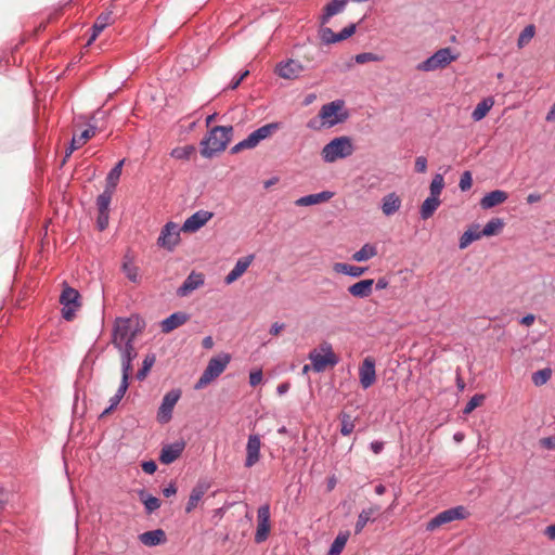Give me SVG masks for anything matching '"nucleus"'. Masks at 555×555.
Returning <instances> with one entry per match:
<instances>
[{"instance_id":"nucleus-56","label":"nucleus","mask_w":555,"mask_h":555,"mask_svg":"<svg viewBox=\"0 0 555 555\" xmlns=\"http://www.w3.org/2000/svg\"><path fill=\"white\" fill-rule=\"evenodd\" d=\"M109 212H99L96 218V227L100 231H104L108 227Z\"/></svg>"},{"instance_id":"nucleus-29","label":"nucleus","mask_w":555,"mask_h":555,"mask_svg":"<svg viewBox=\"0 0 555 555\" xmlns=\"http://www.w3.org/2000/svg\"><path fill=\"white\" fill-rule=\"evenodd\" d=\"M333 270L336 273L345 274L351 278H360L363 275L367 268L366 267H358L345 262H335L333 266Z\"/></svg>"},{"instance_id":"nucleus-39","label":"nucleus","mask_w":555,"mask_h":555,"mask_svg":"<svg viewBox=\"0 0 555 555\" xmlns=\"http://www.w3.org/2000/svg\"><path fill=\"white\" fill-rule=\"evenodd\" d=\"M349 538V532H339L332 542L327 555H340Z\"/></svg>"},{"instance_id":"nucleus-7","label":"nucleus","mask_w":555,"mask_h":555,"mask_svg":"<svg viewBox=\"0 0 555 555\" xmlns=\"http://www.w3.org/2000/svg\"><path fill=\"white\" fill-rule=\"evenodd\" d=\"M137 331L131 328V319L117 318L114 322L112 344L114 347H119L122 344L133 343Z\"/></svg>"},{"instance_id":"nucleus-63","label":"nucleus","mask_w":555,"mask_h":555,"mask_svg":"<svg viewBox=\"0 0 555 555\" xmlns=\"http://www.w3.org/2000/svg\"><path fill=\"white\" fill-rule=\"evenodd\" d=\"M177 493V486L175 482H170L166 488L163 489V494L166 498H170Z\"/></svg>"},{"instance_id":"nucleus-43","label":"nucleus","mask_w":555,"mask_h":555,"mask_svg":"<svg viewBox=\"0 0 555 555\" xmlns=\"http://www.w3.org/2000/svg\"><path fill=\"white\" fill-rule=\"evenodd\" d=\"M121 270L127 276L129 281L132 283H139L140 282V274H139V268L134 266L130 259L127 257L125 258V261L122 262Z\"/></svg>"},{"instance_id":"nucleus-3","label":"nucleus","mask_w":555,"mask_h":555,"mask_svg":"<svg viewBox=\"0 0 555 555\" xmlns=\"http://www.w3.org/2000/svg\"><path fill=\"white\" fill-rule=\"evenodd\" d=\"M319 349L321 352L312 350L308 356L314 372L321 373L327 366H335L338 364L339 358L334 353L333 347L330 343L323 341L320 344Z\"/></svg>"},{"instance_id":"nucleus-38","label":"nucleus","mask_w":555,"mask_h":555,"mask_svg":"<svg viewBox=\"0 0 555 555\" xmlns=\"http://www.w3.org/2000/svg\"><path fill=\"white\" fill-rule=\"evenodd\" d=\"M124 164H125V159H121L108 171V173L106 176L105 188H109L112 191L115 190V188L117 186V183L120 179Z\"/></svg>"},{"instance_id":"nucleus-57","label":"nucleus","mask_w":555,"mask_h":555,"mask_svg":"<svg viewBox=\"0 0 555 555\" xmlns=\"http://www.w3.org/2000/svg\"><path fill=\"white\" fill-rule=\"evenodd\" d=\"M262 371L261 370H255L249 373V385L251 387H256L259 385L262 380Z\"/></svg>"},{"instance_id":"nucleus-50","label":"nucleus","mask_w":555,"mask_h":555,"mask_svg":"<svg viewBox=\"0 0 555 555\" xmlns=\"http://www.w3.org/2000/svg\"><path fill=\"white\" fill-rule=\"evenodd\" d=\"M322 27L319 30V37L324 44H333L336 43V33H334L330 27H325V25H321Z\"/></svg>"},{"instance_id":"nucleus-24","label":"nucleus","mask_w":555,"mask_h":555,"mask_svg":"<svg viewBox=\"0 0 555 555\" xmlns=\"http://www.w3.org/2000/svg\"><path fill=\"white\" fill-rule=\"evenodd\" d=\"M253 260L254 255H248L246 257L240 258L234 264L233 269L224 278L225 284H232L238 278H241L244 274V272L248 269Z\"/></svg>"},{"instance_id":"nucleus-46","label":"nucleus","mask_w":555,"mask_h":555,"mask_svg":"<svg viewBox=\"0 0 555 555\" xmlns=\"http://www.w3.org/2000/svg\"><path fill=\"white\" fill-rule=\"evenodd\" d=\"M443 188H444L443 176L441 173H436L430 182V185H429L430 195L439 198Z\"/></svg>"},{"instance_id":"nucleus-8","label":"nucleus","mask_w":555,"mask_h":555,"mask_svg":"<svg viewBox=\"0 0 555 555\" xmlns=\"http://www.w3.org/2000/svg\"><path fill=\"white\" fill-rule=\"evenodd\" d=\"M60 302L63 305L62 317L66 321H72L76 310L80 307V294L77 289L65 286L60 296Z\"/></svg>"},{"instance_id":"nucleus-23","label":"nucleus","mask_w":555,"mask_h":555,"mask_svg":"<svg viewBox=\"0 0 555 555\" xmlns=\"http://www.w3.org/2000/svg\"><path fill=\"white\" fill-rule=\"evenodd\" d=\"M348 2V0H331L327 2L319 17L320 24L326 25L334 15L339 14L345 10Z\"/></svg>"},{"instance_id":"nucleus-14","label":"nucleus","mask_w":555,"mask_h":555,"mask_svg":"<svg viewBox=\"0 0 555 555\" xmlns=\"http://www.w3.org/2000/svg\"><path fill=\"white\" fill-rule=\"evenodd\" d=\"M212 217L214 214L210 211L203 209L197 210L183 222L182 231L190 233L196 232L203 228Z\"/></svg>"},{"instance_id":"nucleus-9","label":"nucleus","mask_w":555,"mask_h":555,"mask_svg":"<svg viewBox=\"0 0 555 555\" xmlns=\"http://www.w3.org/2000/svg\"><path fill=\"white\" fill-rule=\"evenodd\" d=\"M181 397V390L176 388L165 393L157 411L159 424H167L172 418V411Z\"/></svg>"},{"instance_id":"nucleus-19","label":"nucleus","mask_w":555,"mask_h":555,"mask_svg":"<svg viewBox=\"0 0 555 555\" xmlns=\"http://www.w3.org/2000/svg\"><path fill=\"white\" fill-rule=\"evenodd\" d=\"M190 315L186 312L178 311L160 322L162 332L168 334L188 322Z\"/></svg>"},{"instance_id":"nucleus-2","label":"nucleus","mask_w":555,"mask_h":555,"mask_svg":"<svg viewBox=\"0 0 555 555\" xmlns=\"http://www.w3.org/2000/svg\"><path fill=\"white\" fill-rule=\"evenodd\" d=\"M353 151L354 146L351 138L341 135L326 143L321 151V156L323 162L331 164L337 159L347 158L352 155Z\"/></svg>"},{"instance_id":"nucleus-17","label":"nucleus","mask_w":555,"mask_h":555,"mask_svg":"<svg viewBox=\"0 0 555 555\" xmlns=\"http://www.w3.org/2000/svg\"><path fill=\"white\" fill-rule=\"evenodd\" d=\"M230 361L231 357L229 353H220L208 361L204 372L214 380L225 370Z\"/></svg>"},{"instance_id":"nucleus-16","label":"nucleus","mask_w":555,"mask_h":555,"mask_svg":"<svg viewBox=\"0 0 555 555\" xmlns=\"http://www.w3.org/2000/svg\"><path fill=\"white\" fill-rule=\"evenodd\" d=\"M304 69L305 68L299 61L289 59L278 64L276 74L284 79H296L300 76Z\"/></svg>"},{"instance_id":"nucleus-25","label":"nucleus","mask_w":555,"mask_h":555,"mask_svg":"<svg viewBox=\"0 0 555 555\" xmlns=\"http://www.w3.org/2000/svg\"><path fill=\"white\" fill-rule=\"evenodd\" d=\"M374 285L373 279H364L356 282L348 287V293L356 298H366L372 294Z\"/></svg>"},{"instance_id":"nucleus-30","label":"nucleus","mask_w":555,"mask_h":555,"mask_svg":"<svg viewBox=\"0 0 555 555\" xmlns=\"http://www.w3.org/2000/svg\"><path fill=\"white\" fill-rule=\"evenodd\" d=\"M401 206V199L396 193H389L382 199V210L385 216H392L399 210Z\"/></svg>"},{"instance_id":"nucleus-34","label":"nucleus","mask_w":555,"mask_h":555,"mask_svg":"<svg viewBox=\"0 0 555 555\" xmlns=\"http://www.w3.org/2000/svg\"><path fill=\"white\" fill-rule=\"evenodd\" d=\"M113 22V12L111 10H105L95 18V22L91 27V30H93L95 35H100Z\"/></svg>"},{"instance_id":"nucleus-12","label":"nucleus","mask_w":555,"mask_h":555,"mask_svg":"<svg viewBox=\"0 0 555 555\" xmlns=\"http://www.w3.org/2000/svg\"><path fill=\"white\" fill-rule=\"evenodd\" d=\"M186 442L184 439L176 440L172 443L163 446L159 453V462L164 465H170L177 461L185 449Z\"/></svg>"},{"instance_id":"nucleus-1","label":"nucleus","mask_w":555,"mask_h":555,"mask_svg":"<svg viewBox=\"0 0 555 555\" xmlns=\"http://www.w3.org/2000/svg\"><path fill=\"white\" fill-rule=\"evenodd\" d=\"M233 134L232 126H215L201 141V154L211 158L225 150Z\"/></svg>"},{"instance_id":"nucleus-58","label":"nucleus","mask_w":555,"mask_h":555,"mask_svg":"<svg viewBox=\"0 0 555 555\" xmlns=\"http://www.w3.org/2000/svg\"><path fill=\"white\" fill-rule=\"evenodd\" d=\"M249 149H253L248 138L240 141L237 144H235L234 146H232L231 149V154H236L243 150H249Z\"/></svg>"},{"instance_id":"nucleus-18","label":"nucleus","mask_w":555,"mask_h":555,"mask_svg":"<svg viewBox=\"0 0 555 555\" xmlns=\"http://www.w3.org/2000/svg\"><path fill=\"white\" fill-rule=\"evenodd\" d=\"M280 127H281L280 122H276V121L270 122V124H266V125L259 127L258 129H256L255 131L249 133L247 138H248L253 149L256 147L262 140H266L272 133H274L276 130H279Z\"/></svg>"},{"instance_id":"nucleus-11","label":"nucleus","mask_w":555,"mask_h":555,"mask_svg":"<svg viewBox=\"0 0 555 555\" xmlns=\"http://www.w3.org/2000/svg\"><path fill=\"white\" fill-rule=\"evenodd\" d=\"M270 528V505L262 504L257 509V529L254 538L257 544L268 539Z\"/></svg>"},{"instance_id":"nucleus-51","label":"nucleus","mask_w":555,"mask_h":555,"mask_svg":"<svg viewBox=\"0 0 555 555\" xmlns=\"http://www.w3.org/2000/svg\"><path fill=\"white\" fill-rule=\"evenodd\" d=\"M357 30V25L351 23L345 28H343L340 31L336 33V42H340L343 40H346L350 38Z\"/></svg>"},{"instance_id":"nucleus-27","label":"nucleus","mask_w":555,"mask_h":555,"mask_svg":"<svg viewBox=\"0 0 555 555\" xmlns=\"http://www.w3.org/2000/svg\"><path fill=\"white\" fill-rule=\"evenodd\" d=\"M508 198V194L503 190H493L485 194V196L480 199V206L483 209H491L502 203H504Z\"/></svg>"},{"instance_id":"nucleus-37","label":"nucleus","mask_w":555,"mask_h":555,"mask_svg":"<svg viewBox=\"0 0 555 555\" xmlns=\"http://www.w3.org/2000/svg\"><path fill=\"white\" fill-rule=\"evenodd\" d=\"M139 496L144 505L146 514H152L160 507V500L152 494L146 493L144 490L139 491Z\"/></svg>"},{"instance_id":"nucleus-28","label":"nucleus","mask_w":555,"mask_h":555,"mask_svg":"<svg viewBox=\"0 0 555 555\" xmlns=\"http://www.w3.org/2000/svg\"><path fill=\"white\" fill-rule=\"evenodd\" d=\"M333 195L334 194L331 191H322L320 193L308 194V195L299 197L295 202V205L300 206V207L317 205L320 203L327 202L328 199H331L333 197Z\"/></svg>"},{"instance_id":"nucleus-20","label":"nucleus","mask_w":555,"mask_h":555,"mask_svg":"<svg viewBox=\"0 0 555 555\" xmlns=\"http://www.w3.org/2000/svg\"><path fill=\"white\" fill-rule=\"evenodd\" d=\"M210 485L206 480H198L197 483L191 490L189 500L185 505V513H191L203 499Z\"/></svg>"},{"instance_id":"nucleus-5","label":"nucleus","mask_w":555,"mask_h":555,"mask_svg":"<svg viewBox=\"0 0 555 555\" xmlns=\"http://www.w3.org/2000/svg\"><path fill=\"white\" fill-rule=\"evenodd\" d=\"M469 516L466 507L457 505L438 513L426 524V530L434 531L438 527L449 524L454 520H463Z\"/></svg>"},{"instance_id":"nucleus-36","label":"nucleus","mask_w":555,"mask_h":555,"mask_svg":"<svg viewBox=\"0 0 555 555\" xmlns=\"http://www.w3.org/2000/svg\"><path fill=\"white\" fill-rule=\"evenodd\" d=\"M377 255V248L371 243L364 244L358 251L352 255V260L357 262L367 261Z\"/></svg>"},{"instance_id":"nucleus-53","label":"nucleus","mask_w":555,"mask_h":555,"mask_svg":"<svg viewBox=\"0 0 555 555\" xmlns=\"http://www.w3.org/2000/svg\"><path fill=\"white\" fill-rule=\"evenodd\" d=\"M534 33L535 28L533 25L526 26L519 35L518 46L521 47L525 41L530 40L534 36Z\"/></svg>"},{"instance_id":"nucleus-21","label":"nucleus","mask_w":555,"mask_h":555,"mask_svg":"<svg viewBox=\"0 0 555 555\" xmlns=\"http://www.w3.org/2000/svg\"><path fill=\"white\" fill-rule=\"evenodd\" d=\"M115 348L118 349L121 354V374L130 375L132 372V361L137 358L133 343L122 344Z\"/></svg>"},{"instance_id":"nucleus-48","label":"nucleus","mask_w":555,"mask_h":555,"mask_svg":"<svg viewBox=\"0 0 555 555\" xmlns=\"http://www.w3.org/2000/svg\"><path fill=\"white\" fill-rule=\"evenodd\" d=\"M552 376V371L548 367L539 370L532 374V382L535 386H542L547 383Z\"/></svg>"},{"instance_id":"nucleus-31","label":"nucleus","mask_w":555,"mask_h":555,"mask_svg":"<svg viewBox=\"0 0 555 555\" xmlns=\"http://www.w3.org/2000/svg\"><path fill=\"white\" fill-rule=\"evenodd\" d=\"M96 131V127L89 125L87 129H85L79 138L74 137L70 141V146L68 151L66 152V156H69L75 150L82 146L89 139H91Z\"/></svg>"},{"instance_id":"nucleus-26","label":"nucleus","mask_w":555,"mask_h":555,"mask_svg":"<svg viewBox=\"0 0 555 555\" xmlns=\"http://www.w3.org/2000/svg\"><path fill=\"white\" fill-rule=\"evenodd\" d=\"M139 540L142 544L153 547L166 542V533L163 529H154L139 534Z\"/></svg>"},{"instance_id":"nucleus-47","label":"nucleus","mask_w":555,"mask_h":555,"mask_svg":"<svg viewBox=\"0 0 555 555\" xmlns=\"http://www.w3.org/2000/svg\"><path fill=\"white\" fill-rule=\"evenodd\" d=\"M339 420L340 434L343 436H349L354 429V421L351 418V415L344 412L340 414Z\"/></svg>"},{"instance_id":"nucleus-13","label":"nucleus","mask_w":555,"mask_h":555,"mask_svg":"<svg viewBox=\"0 0 555 555\" xmlns=\"http://www.w3.org/2000/svg\"><path fill=\"white\" fill-rule=\"evenodd\" d=\"M260 449H261V439L257 434H251L248 436L246 443V457L244 462V466L246 468H250L256 465L260 460Z\"/></svg>"},{"instance_id":"nucleus-42","label":"nucleus","mask_w":555,"mask_h":555,"mask_svg":"<svg viewBox=\"0 0 555 555\" xmlns=\"http://www.w3.org/2000/svg\"><path fill=\"white\" fill-rule=\"evenodd\" d=\"M114 191L105 188L104 191L96 197V207L99 212H109V205L112 202Z\"/></svg>"},{"instance_id":"nucleus-44","label":"nucleus","mask_w":555,"mask_h":555,"mask_svg":"<svg viewBox=\"0 0 555 555\" xmlns=\"http://www.w3.org/2000/svg\"><path fill=\"white\" fill-rule=\"evenodd\" d=\"M194 153H195V146L189 144V145H184V146L175 147L170 152V156L176 159H180V160H189Z\"/></svg>"},{"instance_id":"nucleus-59","label":"nucleus","mask_w":555,"mask_h":555,"mask_svg":"<svg viewBox=\"0 0 555 555\" xmlns=\"http://www.w3.org/2000/svg\"><path fill=\"white\" fill-rule=\"evenodd\" d=\"M141 467L142 470L149 475H153L157 470V464L153 460L143 461Z\"/></svg>"},{"instance_id":"nucleus-33","label":"nucleus","mask_w":555,"mask_h":555,"mask_svg":"<svg viewBox=\"0 0 555 555\" xmlns=\"http://www.w3.org/2000/svg\"><path fill=\"white\" fill-rule=\"evenodd\" d=\"M480 237H482V235L481 231H479V224H473L461 235L459 241V247L461 249H464L467 246H469L473 242L479 240Z\"/></svg>"},{"instance_id":"nucleus-54","label":"nucleus","mask_w":555,"mask_h":555,"mask_svg":"<svg viewBox=\"0 0 555 555\" xmlns=\"http://www.w3.org/2000/svg\"><path fill=\"white\" fill-rule=\"evenodd\" d=\"M354 60H356V62L358 64H364V63H367V62L377 61L378 56L376 54H374V53H371V52H363V53L357 54Z\"/></svg>"},{"instance_id":"nucleus-4","label":"nucleus","mask_w":555,"mask_h":555,"mask_svg":"<svg viewBox=\"0 0 555 555\" xmlns=\"http://www.w3.org/2000/svg\"><path fill=\"white\" fill-rule=\"evenodd\" d=\"M319 117L323 120V124L334 127L346 121L349 114L345 109V102L343 100H335L321 107Z\"/></svg>"},{"instance_id":"nucleus-64","label":"nucleus","mask_w":555,"mask_h":555,"mask_svg":"<svg viewBox=\"0 0 555 555\" xmlns=\"http://www.w3.org/2000/svg\"><path fill=\"white\" fill-rule=\"evenodd\" d=\"M544 534L550 539V540H555V522L547 526L544 530Z\"/></svg>"},{"instance_id":"nucleus-52","label":"nucleus","mask_w":555,"mask_h":555,"mask_svg":"<svg viewBox=\"0 0 555 555\" xmlns=\"http://www.w3.org/2000/svg\"><path fill=\"white\" fill-rule=\"evenodd\" d=\"M472 184H473V177H472L470 171H468V170L464 171L461 176L460 183H459L460 190L462 192L468 191L472 188Z\"/></svg>"},{"instance_id":"nucleus-35","label":"nucleus","mask_w":555,"mask_h":555,"mask_svg":"<svg viewBox=\"0 0 555 555\" xmlns=\"http://www.w3.org/2000/svg\"><path fill=\"white\" fill-rule=\"evenodd\" d=\"M494 102L491 98H486L480 101L472 113V118L474 121H480L483 119L489 111L492 108Z\"/></svg>"},{"instance_id":"nucleus-60","label":"nucleus","mask_w":555,"mask_h":555,"mask_svg":"<svg viewBox=\"0 0 555 555\" xmlns=\"http://www.w3.org/2000/svg\"><path fill=\"white\" fill-rule=\"evenodd\" d=\"M210 382H212V379L205 373L203 372L201 377L197 379V382L195 383L194 385V389L195 390H199V389H203L205 386H207Z\"/></svg>"},{"instance_id":"nucleus-61","label":"nucleus","mask_w":555,"mask_h":555,"mask_svg":"<svg viewBox=\"0 0 555 555\" xmlns=\"http://www.w3.org/2000/svg\"><path fill=\"white\" fill-rule=\"evenodd\" d=\"M427 170V158L425 156H418L415 159V171L424 173Z\"/></svg>"},{"instance_id":"nucleus-15","label":"nucleus","mask_w":555,"mask_h":555,"mask_svg":"<svg viewBox=\"0 0 555 555\" xmlns=\"http://www.w3.org/2000/svg\"><path fill=\"white\" fill-rule=\"evenodd\" d=\"M360 384L363 389L370 388L376 380L375 361L367 357L359 367Z\"/></svg>"},{"instance_id":"nucleus-45","label":"nucleus","mask_w":555,"mask_h":555,"mask_svg":"<svg viewBox=\"0 0 555 555\" xmlns=\"http://www.w3.org/2000/svg\"><path fill=\"white\" fill-rule=\"evenodd\" d=\"M154 363L155 356L153 353L146 354L142 362V366L137 372V379L143 380L149 374Z\"/></svg>"},{"instance_id":"nucleus-10","label":"nucleus","mask_w":555,"mask_h":555,"mask_svg":"<svg viewBox=\"0 0 555 555\" xmlns=\"http://www.w3.org/2000/svg\"><path fill=\"white\" fill-rule=\"evenodd\" d=\"M181 230L182 228L180 229L177 223L172 221L167 222L162 228L160 234L157 238V245L172 251L180 242Z\"/></svg>"},{"instance_id":"nucleus-40","label":"nucleus","mask_w":555,"mask_h":555,"mask_svg":"<svg viewBox=\"0 0 555 555\" xmlns=\"http://www.w3.org/2000/svg\"><path fill=\"white\" fill-rule=\"evenodd\" d=\"M376 512L375 508H365L362 509L358 516V519L354 525V533L360 534L367 522L373 521L372 515Z\"/></svg>"},{"instance_id":"nucleus-62","label":"nucleus","mask_w":555,"mask_h":555,"mask_svg":"<svg viewBox=\"0 0 555 555\" xmlns=\"http://www.w3.org/2000/svg\"><path fill=\"white\" fill-rule=\"evenodd\" d=\"M370 450L374 454H379L384 450V442L379 440H374L370 443Z\"/></svg>"},{"instance_id":"nucleus-55","label":"nucleus","mask_w":555,"mask_h":555,"mask_svg":"<svg viewBox=\"0 0 555 555\" xmlns=\"http://www.w3.org/2000/svg\"><path fill=\"white\" fill-rule=\"evenodd\" d=\"M129 378L130 375L128 374H121V380L119 384V387L117 391L115 392L118 397L124 398L125 393L127 392L129 388Z\"/></svg>"},{"instance_id":"nucleus-6","label":"nucleus","mask_w":555,"mask_h":555,"mask_svg":"<svg viewBox=\"0 0 555 555\" xmlns=\"http://www.w3.org/2000/svg\"><path fill=\"white\" fill-rule=\"evenodd\" d=\"M455 59L456 55L452 54V50L450 48H442L420 63L417 65V69L422 72H434L436 69L444 68Z\"/></svg>"},{"instance_id":"nucleus-22","label":"nucleus","mask_w":555,"mask_h":555,"mask_svg":"<svg viewBox=\"0 0 555 555\" xmlns=\"http://www.w3.org/2000/svg\"><path fill=\"white\" fill-rule=\"evenodd\" d=\"M204 284V278L202 273H190L183 283L178 287L177 295L179 297H185L193 291L197 289Z\"/></svg>"},{"instance_id":"nucleus-32","label":"nucleus","mask_w":555,"mask_h":555,"mask_svg":"<svg viewBox=\"0 0 555 555\" xmlns=\"http://www.w3.org/2000/svg\"><path fill=\"white\" fill-rule=\"evenodd\" d=\"M440 198L429 195L422 204L420 216L423 220L429 219L440 206Z\"/></svg>"},{"instance_id":"nucleus-41","label":"nucleus","mask_w":555,"mask_h":555,"mask_svg":"<svg viewBox=\"0 0 555 555\" xmlns=\"http://www.w3.org/2000/svg\"><path fill=\"white\" fill-rule=\"evenodd\" d=\"M504 227V221L501 218L490 219L481 230L482 236L496 235Z\"/></svg>"},{"instance_id":"nucleus-49","label":"nucleus","mask_w":555,"mask_h":555,"mask_svg":"<svg viewBox=\"0 0 555 555\" xmlns=\"http://www.w3.org/2000/svg\"><path fill=\"white\" fill-rule=\"evenodd\" d=\"M485 399L486 396L483 393L474 395L464 406L463 414H470L477 406H479L483 402Z\"/></svg>"}]
</instances>
